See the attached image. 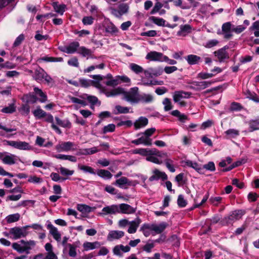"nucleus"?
I'll return each mask as SVG.
<instances>
[{
    "label": "nucleus",
    "mask_w": 259,
    "mask_h": 259,
    "mask_svg": "<svg viewBox=\"0 0 259 259\" xmlns=\"http://www.w3.org/2000/svg\"><path fill=\"white\" fill-rule=\"evenodd\" d=\"M245 213L243 209H237L230 212L228 216L224 217L221 221L223 225H227L233 224L235 221L240 219Z\"/></svg>",
    "instance_id": "20e7f679"
},
{
    "label": "nucleus",
    "mask_w": 259,
    "mask_h": 259,
    "mask_svg": "<svg viewBox=\"0 0 259 259\" xmlns=\"http://www.w3.org/2000/svg\"><path fill=\"white\" fill-rule=\"evenodd\" d=\"M16 107L15 105V104L12 103L11 104H9L8 106H6L4 108H3L1 111L3 113H6V114H11L15 112L16 111Z\"/></svg>",
    "instance_id": "c03bdc74"
},
{
    "label": "nucleus",
    "mask_w": 259,
    "mask_h": 259,
    "mask_svg": "<svg viewBox=\"0 0 259 259\" xmlns=\"http://www.w3.org/2000/svg\"><path fill=\"white\" fill-rule=\"evenodd\" d=\"M53 6L55 11L61 15L63 14L66 7L65 5H59L57 2L53 3Z\"/></svg>",
    "instance_id": "c9c22d12"
},
{
    "label": "nucleus",
    "mask_w": 259,
    "mask_h": 259,
    "mask_svg": "<svg viewBox=\"0 0 259 259\" xmlns=\"http://www.w3.org/2000/svg\"><path fill=\"white\" fill-rule=\"evenodd\" d=\"M77 53L81 55L84 57L88 58L91 56L92 51L84 47H81L78 48Z\"/></svg>",
    "instance_id": "4c0bfd02"
},
{
    "label": "nucleus",
    "mask_w": 259,
    "mask_h": 259,
    "mask_svg": "<svg viewBox=\"0 0 259 259\" xmlns=\"http://www.w3.org/2000/svg\"><path fill=\"white\" fill-rule=\"evenodd\" d=\"M156 129L154 127L147 129L144 133L139 134L137 136H139L141 135L145 136L148 139H150V137L155 133Z\"/></svg>",
    "instance_id": "052dcab7"
},
{
    "label": "nucleus",
    "mask_w": 259,
    "mask_h": 259,
    "mask_svg": "<svg viewBox=\"0 0 259 259\" xmlns=\"http://www.w3.org/2000/svg\"><path fill=\"white\" fill-rule=\"evenodd\" d=\"M97 174L98 176L104 179H110L112 177V175L110 172L105 169L98 170Z\"/></svg>",
    "instance_id": "e433bc0d"
},
{
    "label": "nucleus",
    "mask_w": 259,
    "mask_h": 259,
    "mask_svg": "<svg viewBox=\"0 0 259 259\" xmlns=\"http://www.w3.org/2000/svg\"><path fill=\"white\" fill-rule=\"evenodd\" d=\"M20 218L19 213H15L8 215L6 218V220L8 223H12L18 221Z\"/></svg>",
    "instance_id": "8fccbe9b"
},
{
    "label": "nucleus",
    "mask_w": 259,
    "mask_h": 259,
    "mask_svg": "<svg viewBox=\"0 0 259 259\" xmlns=\"http://www.w3.org/2000/svg\"><path fill=\"white\" fill-rule=\"evenodd\" d=\"M34 91L35 94L39 97V101L40 102L44 103L47 100V96L46 94H45L41 90L35 87L34 88Z\"/></svg>",
    "instance_id": "473e14b6"
},
{
    "label": "nucleus",
    "mask_w": 259,
    "mask_h": 259,
    "mask_svg": "<svg viewBox=\"0 0 259 259\" xmlns=\"http://www.w3.org/2000/svg\"><path fill=\"white\" fill-rule=\"evenodd\" d=\"M156 151L155 150H150L149 149L140 148L135 149L134 150L133 153L135 154H139L142 156H147L148 152L149 153H153L152 152Z\"/></svg>",
    "instance_id": "a19ab883"
},
{
    "label": "nucleus",
    "mask_w": 259,
    "mask_h": 259,
    "mask_svg": "<svg viewBox=\"0 0 259 259\" xmlns=\"http://www.w3.org/2000/svg\"><path fill=\"white\" fill-rule=\"evenodd\" d=\"M32 76L34 79L39 83L50 85L53 84L54 82L53 79L41 68L35 69Z\"/></svg>",
    "instance_id": "f03ea898"
},
{
    "label": "nucleus",
    "mask_w": 259,
    "mask_h": 259,
    "mask_svg": "<svg viewBox=\"0 0 259 259\" xmlns=\"http://www.w3.org/2000/svg\"><path fill=\"white\" fill-rule=\"evenodd\" d=\"M100 246V243L98 241L94 242H85L83 244V247L86 251L99 248Z\"/></svg>",
    "instance_id": "7c9ffc66"
},
{
    "label": "nucleus",
    "mask_w": 259,
    "mask_h": 259,
    "mask_svg": "<svg viewBox=\"0 0 259 259\" xmlns=\"http://www.w3.org/2000/svg\"><path fill=\"white\" fill-rule=\"evenodd\" d=\"M140 231L143 235L147 237L150 235L152 232H154V224L145 223L140 228Z\"/></svg>",
    "instance_id": "aec40b11"
},
{
    "label": "nucleus",
    "mask_w": 259,
    "mask_h": 259,
    "mask_svg": "<svg viewBox=\"0 0 259 259\" xmlns=\"http://www.w3.org/2000/svg\"><path fill=\"white\" fill-rule=\"evenodd\" d=\"M152 76H158L161 75L163 72V68L160 67L157 68H151Z\"/></svg>",
    "instance_id": "680f3d73"
},
{
    "label": "nucleus",
    "mask_w": 259,
    "mask_h": 259,
    "mask_svg": "<svg viewBox=\"0 0 259 259\" xmlns=\"http://www.w3.org/2000/svg\"><path fill=\"white\" fill-rule=\"evenodd\" d=\"M148 123V119L145 117L141 116L135 121L134 125L136 130H138L145 127Z\"/></svg>",
    "instance_id": "a878e982"
},
{
    "label": "nucleus",
    "mask_w": 259,
    "mask_h": 259,
    "mask_svg": "<svg viewBox=\"0 0 259 259\" xmlns=\"http://www.w3.org/2000/svg\"><path fill=\"white\" fill-rule=\"evenodd\" d=\"M118 213V205L113 204L104 207L100 214L101 215H112Z\"/></svg>",
    "instance_id": "4468645a"
},
{
    "label": "nucleus",
    "mask_w": 259,
    "mask_h": 259,
    "mask_svg": "<svg viewBox=\"0 0 259 259\" xmlns=\"http://www.w3.org/2000/svg\"><path fill=\"white\" fill-rule=\"evenodd\" d=\"M77 209L82 214V217H86L87 214L91 212L93 209L91 207L86 204H79L77 205Z\"/></svg>",
    "instance_id": "cd10ccee"
},
{
    "label": "nucleus",
    "mask_w": 259,
    "mask_h": 259,
    "mask_svg": "<svg viewBox=\"0 0 259 259\" xmlns=\"http://www.w3.org/2000/svg\"><path fill=\"white\" fill-rule=\"evenodd\" d=\"M45 248L47 251L46 254H44L43 259H58L57 255L53 251V246L50 243H47L45 246Z\"/></svg>",
    "instance_id": "6ab92c4d"
},
{
    "label": "nucleus",
    "mask_w": 259,
    "mask_h": 259,
    "mask_svg": "<svg viewBox=\"0 0 259 259\" xmlns=\"http://www.w3.org/2000/svg\"><path fill=\"white\" fill-rule=\"evenodd\" d=\"M151 150H155L156 151L153 152V153H148L146 157V160L148 161L160 164L162 163V160L160 158L167 157V154L165 153L160 152L155 148L151 149Z\"/></svg>",
    "instance_id": "39448f33"
},
{
    "label": "nucleus",
    "mask_w": 259,
    "mask_h": 259,
    "mask_svg": "<svg viewBox=\"0 0 259 259\" xmlns=\"http://www.w3.org/2000/svg\"><path fill=\"white\" fill-rule=\"evenodd\" d=\"M105 83L108 86L113 87L119 84V80L118 78H117V76H115V78L106 81Z\"/></svg>",
    "instance_id": "774afa93"
},
{
    "label": "nucleus",
    "mask_w": 259,
    "mask_h": 259,
    "mask_svg": "<svg viewBox=\"0 0 259 259\" xmlns=\"http://www.w3.org/2000/svg\"><path fill=\"white\" fill-rule=\"evenodd\" d=\"M138 88L137 87L133 88L131 89V91L125 92L124 91V99L131 103H138L139 96L138 94Z\"/></svg>",
    "instance_id": "1a4fd4ad"
},
{
    "label": "nucleus",
    "mask_w": 259,
    "mask_h": 259,
    "mask_svg": "<svg viewBox=\"0 0 259 259\" xmlns=\"http://www.w3.org/2000/svg\"><path fill=\"white\" fill-rule=\"evenodd\" d=\"M79 44L77 41H73L69 44L68 46L64 47L63 51L67 54H73L75 52H77L78 48H79Z\"/></svg>",
    "instance_id": "a211bd4d"
},
{
    "label": "nucleus",
    "mask_w": 259,
    "mask_h": 259,
    "mask_svg": "<svg viewBox=\"0 0 259 259\" xmlns=\"http://www.w3.org/2000/svg\"><path fill=\"white\" fill-rule=\"evenodd\" d=\"M0 159L4 164L8 165L15 164L19 160L16 155L6 152H0Z\"/></svg>",
    "instance_id": "423d86ee"
},
{
    "label": "nucleus",
    "mask_w": 259,
    "mask_h": 259,
    "mask_svg": "<svg viewBox=\"0 0 259 259\" xmlns=\"http://www.w3.org/2000/svg\"><path fill=\"white\" fill-rule=\"evenodd\" d=\"M115 184L120 188H122L125 185H131V182L126 177H122L117 179Z\"/></svg>",
    "instance_id": "58836bf2"
},
{
    "label": "nucleus",
    "mask_w": 259,
    "mask_h": 259,
    "mask_svg": "<svg viewBox=\"0 0 259 259\" xmlns=\"http://www.w3.org/2000/svg\"><path fill=\"white\" fill-rule=\"evenodd\" d=\"M164 162L166 167L170 172H174L175 171V168L172 165L173 161L171 159L165 158L164 160Z\"/></svg>",
    "instance_id": "13d9d810"
},
{
    "label": "nucleus",
    "mask_w": 259,
    "mask_h": 259,
    "mask_svg": "<svg viewBox=\"0 0 259 259\" xmlns=\"http://www.w3.org/2000/svg\"><path fill=\"white\" fill-rule=\"evenodd\" d=\"M159 179H161L162 180H165L167 179V176L164 172L159 171L157 169H154L153 171L152 176L149 178V180L150 181H153L159 180Z\"/></svg>",
    "instance_id": "412c9836"
},
{
    "label": "nucleus",
    "mask_w": 259,
    "mask_h": 259,
    "mask_svg": "<svg viewBox=\"0 0 259 259\" xmlns=\"http://www.w3.org/2000/svg\"><path fill=\"white\" fill-rule=\"evenodd\" d=\"M155 246L154 241H149L143 247L144 251L149 253L151 252L152 249Z\"/></svg>",
    "instance_id": "bf43d9fd"
},
{
    "label": "nucleus",
    "mask_w": 259,
    "mask_h": 259,
    "mask_svg": "<svg viewBox=\"0 0 259 259\" xmlns=\"http://www.w3.org/2000/svg\"><path fill=\"white\" fill-rule=\"evenodd\" d=\"M143 136L139 138L141 144H144L146 146H151L152 145L151 139H148L145 136Z\"/></svg>",
    "instance_id": "69168bd1"
},
{
    "label": "nucleus",
    "mask_w": 259,
    "mask_h": 259,
    "mask_svg": "<svg viewBox=\"0 0 259 259\" xmlns=\"http://www.w3.org/2000/svg\"><path fill=\"white\" fill-rule=\"evenodd\" d=\"M225 134L226 139L235 138L239 135V131L235 129L230 128L226 131Z\"/></svg>",
    "instance_id": "f704fd0d"
},
{
    "label": "nucleus",
    "mask_w": 259,
    "mask_h": 259,
    "mask_svg": "<svg viewBox=\"0 0 259 259\" xmlns=\"http://www.w3.org/2000/svg\"><path fill=\"white\" fill-rule=\"evenodd\" d=\"M249 131L253 132L259 130V119L252 120L249 122Z\"/></svg>",
    "instance_id": "49530a36"
},
{
    "label": "nucleus",
    "mask_w": 259,
    "mask_h": 259,
    "mask_svg": "<svg viewBox=\"0 0 259 259\" xmlns=\"http://www.w3.org/2000/svg\"><path fill=\"white\" fill-rule=\"evenodd\" d=\"M59 169L60 174L62 176L66 177L72 176L74 172L73 170H69L62 166L60 167Z\"/></svg>",
    "instance_id": "864d4df0"
},
{
    "label": "nucleus",
    "mask_w": 259,
    "mask_h": 259,
    "mask_svg": "<svg viewBox=\"0 0 259 259\" xmlns=\"http://www.w3.org/2000/svg\"><path fill=\"white\" fill-rule=\"evenodd\" d=\"M124 233L122 231L113 230L109 232L107 236V240L112 241L114 240L119 239L122 237Z\"/></svg>",
    "instance_id": "4be33fe9"
},
{
    "label": "nucleus",
    "mask_w": 259,
    "mask_h": 259,
    "mask_svg": "<svg viewBox=\"0 0 259 259\" xmlns=\"http://www.w3.org/2000/svg\"><path fill=\"white\" fill-rule=\"evenodd\" d=\"M191 30L190 25L186 24L180 26V30L178 32V35L180 36H185L187 34L190 33Z\"/></svg>",
    "instance_id": "72a5a7b5"
},
{
    "label": "nucleus",
    "mask_w": 259,
    "mask_h": 259,
    "mask_svg": "<svg viewBox=\"0 0 259 259\" xmlns=\"http://www.w3.org/2000/svg\"><path fill=\"white\" fill-rule=\"evenodd\" d=\"M28 226L23 227H15L10 228V233L12 235V239L17 240L22 237H25L27 235V229Z\"/></svg>",
    "instance_id": "0eeeda50"
},
{
    "label": "nucleus",
    "mask_w": 259,
    "mask_h": 259,
    "mask_svg": "<svg viewBox=\"0 0 259 259\" xmlns=\"http://www.w3.org/2000/svg\"><path fill=\"white\" fill-rule=\"evenodd\" d=\"M185 59L189 65L198 64L201 60V58L195 55H189L185 57Z\"/></svg>",
    "instance_id": "bb28decb"
},
{
    "label": "nucleus",
    "mask_w": 259,
    "mask_h": 259,
    "mask_svg": "<svg viewBox=\"0 0 259 259\" xmlns=\"http://www.w3.org/2000/svg\"><path fill=\"white\" fill-rule=\"evenodd\" d=\"M57 151L63 152L68 151H74L76 149L75 144L71 142H62L56 146Z\"/></svg>",
    "instance_id": "9d476101"
},
{
    "label": "nucleus",
    "mask_w": 259,
    "mask_h": 259,
    "mask_svg": "<svg viewBox=\"0 0 259 259\" xmlns=\"http://www.w3.org/2000/svg\"><path fill=\"white\" fill-rule=\"evenodd\" d=\"M141 223V220L139 218H137L135 220L129 223V228L127 232L130 234H134L136 232L138 227Z\"/></svg>",
    "instance_id": "b1692460"
},
{
    "label": "nucleus",
    "mask_w": 259,
    "mask_h": 259,
    "mask_svg": "<svg viewBox=\"0 0 259 259\" xmlns=\"http://www.w3.org/2000/svg\"><path fill=\"white\" fill-rule=\"evenodd\" d=\"M186 164L188 166L194 168L200 174H204L203 168H202V166L199 165L197 162H193L191 160H187L186 161Z\"/></svg>",
    "instance_id": "c85d7f7f"
},
{
    "label": "nucleus",
    "mask_w": 259,
    "mask_h": 259,
    "mask_svg": "<svg viewBox=\"0 0 259 259\" xmlns=\"http://www.w3.org/2000/svg\"><path fill=\"white\" fill-rule=\"evenodd\" d=\"M129 67L132 71L138 74L144 71L143 67L135 63H131L129 65Z\"/></svg>",
    "instance_id": "79ce46f5"
},
{
    "label": "nucleus",
    "mask_w": 259,
    "mask_h": 259,
    "mask_svg": "<svg viewBox=\"0 0 259 259\" xmlns=\"http://www.w3.org/2000/svg\"><path fill=\"white\" fill-rule=\"evenodd\" d=\"M100 91L105 94L107 97H115L124 93V89L120 87H118L108 91L102 86V89H99Z\"/></svg>",
    "instance_id": "f8f14e48"
},
{
    "label": "nucleus",
    "mask_w": 259,
    "mask_h": 259,
    "mask_svg": "<svg viewBox=\"0 0 259 259\" xmlns=\"http://www.w3.org/2000/svg\"><path fill=\"white\" fill-rule=\"evenodd\" d=\"M153 96L149 94H143L139 96L138 102H141L144 103H150L153 102Z\"/></svg>",
    "instance_id": "c756f323"
},
{
    "label": "nucleus",
    "mask_w": 259,
    "mask_h": 259,
    "mask_svg": "<svg viewBox=\"0 0 259 259\" xmlns=\"http://www.w3.org/2000/svg\"><path fill=\"white\" fill-rule=\"evenodd\" d=\"M191 95L190 92L183 91H176L173 94V100L175 102H178L183 98H189Z\"/></svg>",
    "instance_id": "f3484780"
},
{
    "label": "nucleus",
    "mask_w": 259,
    "mask_h": 259,
    "mask_svg": "<svg viewBox=\"0 0 259 259\" xmlns=\"http://www.w3.org/2000/svg\"><path fill=\"white\" fill-rule=\"evenodd\" d=\"M47 228L53 238L58 242L60 241L61 240V234L59 232L57 228L54 227L51 223L48 224Z\"/></svg>",
    "instance_id": "5701e85b"
},
{
    "label": "nucleus",
    "mask_w": 259,
    "mask_h": 259,
    "mask_svg": "<svg viewBox=\"0 0 259 259\" xmlns=\"http://www.w3.org/2000/svg\"><path fill=\"white\" fill-rule=\"evenodd\" d=\"M249 30H254V36L256 37H259V20L253 23L252 25L249 27Z\"/></svg>",
    "instance_id": "09e8293b"
},
{
    "label": "nucleus",
    "mask_w": 259,
    "mask_h": 259,
    "mask_svg": "<svg viewBox=\"0 0 259 259\" xmlns=\"http://www.w3.org/2000/svg\"><path fill=\"white\" fill-rule=\"evenodd\" d=\"M162 104L164 105V109L165 111H169L172 108V103L168 98H165L162 102Z\"/></svg>",
    "instance_id": "6e6d98bb"
},
{
    "label": "nucleus",
    "mask_w": 259,
    "mask_h": 259,
    "mask_svg": "<svg viewBox=\"0 0 259 259\" xmlns=\"http://www.w3.org/2000/svg\"><path fill=\"white\" fill-rule=\"evenodd\" d=\"M118 213L132 214L135 213L136 210V208L125 203L118 205Z\"/></svg>",
    "instance_id": "2eb2a0df"
},
{
    "label": "nucleus",
    "mask_w": 259,
    "mask_h": 259,
    "mask_svg": "<svg viewBox=\"0 0 259 259\" xmlns=\"http://www.w3.org/2000/svg\"><path fill=\"white\" fill-rule=\"evenodd\" d=\"M202 168H203V170L206 169L210 171H213L215 169V165L213 162L209 161L208 163L205 164L202 166Z\"/></svg>",
    "instance_id": "e2e57ef3"
},
{
    "label": "nucleus",
    "mask_w": 259,
    "mask_h": 259,
    "mask_svg": "<svg viewBox=\"0 0 259 259\" xmlns=\"http://www.w3.org/2000/svg\"><path fill=\"white\" fill-rule=\"evenodd\" d=\"M168 226V224L165 222H162L159 224H154V232L156 234H160Z\"/></svg>",
    "instance_id": "2f4dec72"
},
{
    "label": "nucleus",
    "mask_w": 259,
    "mask_h": 259,
    "mask_svg": "<svg viewBox=\"0 0 259 259\" xmlns=\"http://www.w3.org/2000/svg\"><path fill=\"white\" fill-rule=\"evenodd\" d=\"M68 98L72 103L79 104L83 107L87 105L86 101L83 99L81 98V99L70 96H68Z\"/></svg>",
    "instance_id": "de8ad7c7"
},
{
    "label": "nucleus",
    "mask_w": 259,
    "mask_h": 259,
    "mask_svg": "<svg viewBox=\"0 0 259 259\" xmlns=\"http://www.w3.org/2000/svg\"><path fill=\"white\" fill-rule=\"evenodd\" d=\"M28 182L34 184H40L42 182V179L36 176H30L28 179Z\"/></svg>",
    "instance_id": "338daca9"
},
{
    "label": "nucleus",
    "mask_w": 259,
    "mask_h": 259,
    "mask_svg": "<svg viewBox=\"0 0 259 259\" xmlns=\"http://www.w3.org/2000/svg\"><path fill=\"white\" fill-rule=\"evenodd\" d=\"M80 98L83 99H87L89 102L93 104V105L96 104L98 101V98L94 96H90L87 94H84L80 96Z\"/></svg>",
    "instance_id": "3c124183"
},
{
    "label": "nucleus",
    "mask_w": 259,
    "mask_h": 259,
    "mask_svg": "<svg viewBox=\"0 0 259 259\" xmlns=\"http://www.w3.org/2000/svg\"><path fill=\"white\" fill-rule=\"evenodd\" d=\"M131 248L129 246H124L120 244L116 245L113 248V252L114 255L122 256L123 252H128L130 251Z\"/></svg>",
    "instance_id": "dca6fc26"
},
{
    "label": "nucleus",
    "mask_w": 259,
    "mask_h": 259,
    "mask_svg": "<svg viewBox=\"0 0 259 259\" xmlns=\"http://www.w3.org/2000/svg\"><path fill=\"white\" fill-rule=\"evenodd\" d=\"M164 57L162 53L151 51L147 54L146 59L151 61L163 62Z\"/></svg>",
    "instance_id": "ddd939ff"
},
{
    "label": "nucleus",
    "mask_w": 259,
    "mask_h": 259,
    "mask_svg": "<svg viewBox=\"0 0 259 259\" xmlns=\"http://www.w3.org/2000/svg\"><path fill=\"white\" fill-rule=\"evenodd\" d=\"M212 83L213 82L211 81H193L189 83L192 84L191 89L195 90H202L209 87Z\"/></svg>",
    "instance_id": "9b49d317"
},
{
    "label": "nucleus",
    "mask_w": 259,
    "mask_h": 259,
    "mask_svg": "<svg viewBox=\"0 0 259 259\" xmlns=\"http://www.w3.org/2000/svg\"><path fill=\"white\" fill-rule=\"evenodd\" d=\"M149 20L158 26H165V21L162 18L151 16L149 18Z\"/></svg>",
    "instance_id": "37998d69"
},
{
    "label": "nucleus",
    "mask_w": 259,
    "mask_h": 259,
    "mask_svg": "<svg viewBox=\"0 0 259 259\" xmlns=\"http://www.w3.org/2000/svg\"><path fill=\"white\" fill-rule=\"evenodd\" d=\"M214 54L220 62H224L225 59L229 58V55L224 48H222L215 51Z\"/></svg>",
    "instance_id": "393cba45"
},
{
    "label": "nucleus",
    "mask_w": 259,
    "mask_h": 259,
    "mask_svg": "<svg viewBox=\"0 0 259 259\" xmlns=\"http://www.w3.org/2000/svg\"><path fill=\"white\" fill-rule=\"evenodd\" d=\"M6 144L21 150H31L32 147L27 142L20 141H6Z\"/></svg>",
    "instance_id": "6e6552de"
},
{
    "label": "nucleus",
    "mask_w": 259,
    "mask_h": 259,
    "mask_svg": "<svg viewBox=\"0 0 259 259\" xmlns=\"http://www.w3.org/2000/svg\"><path fill=\"white\" fill-rule=\"evenodd\" d=\"M35 242L33 240L26 241L24 240H21L19 242L13 243L12 247L14 250L20 253L26 252L27 254H28L30 252V250L35 246Z\"/></svg>",
    "instance_id": "f257e3e1"
},
{
    "label": "nucleus",
    "mask_w": 259,
    "mask_h": 259,
    "mask_svg": "<svg viewBox=\"0 0 259 259\" xmlns=\"http://www.w3.org/2000/svg\"><path fill=\"white\" fill-rule=\"evenodd\" d=\"M117 78H118L119 84L123 83H126L127 85L131 84V79L125 75H118Z\"/></svg>",
    "instance_id": "4d7b16f0"
},
{
    "label": "nucleus",
    "mask_w": 259,
    "mask_h": 259,
    "mask_svg": "<svg viewBox=\"0 0 259 259\" xmlns=\"http://www.w3.org/2000/svg\"><path fill=\"white\" fill-rule=\"evenodd\" d=\"M50 177L54 182H63L67 179V178L61 177L56 172L51 173Z\"/></svg>",
    "instance_id": "603ef678"
},
{
    "label": "nucleus",
    "mask_w": 259,
    "mask_h": 259,
    "mask_svg": "<svg viewBox=\"0 0 259 259\" xmlns=\"http://www.w3.org/2000/svg\"><path fill=\"white\" fill-rule=\"evenodd\" d=\"M34 116L38 119L44 117L47 115V113L42 110L40 107H37V108L33 111Z\"/></svg>",
    "instance_id": "a18cd8bd"
},
{
    "label": "nucleus",
    "mask_w": 259,
    "mask_h": 259,
    "mask_svg": "<svg viewBox=\"0 0 259 259\" xmlns=\"http://www.w3.org/2000/svg\"><path fill=\"white\" fill-rule=\"evenodd\" d=\"M91 77L94 79V80L80 79L79 80V85L84 88L92 85L98 89H102V85L100 81L103 79L104 77L101 75H93Z\"/></svg>",
    "instance_id": "7ed1b4c3"
},
{
    "label": "nucleus",
    "mask_w": 259,
    "mask_h": 259,
    "mask_svg": "<svg viewBox=\"0 0 259 259\" xmlns=\"http://www.w3.org/2000/svg\"><path fill=\"white\" fill-rule=\"evenodd\" d=\"M78 167L79 169H80L81 170H83L85 172H89L90 174L93 175H95L96 174L94 169L91 166L78 164Z\"/></svg>",
    "instance_id": "5fc2aeb1"
},
{
    "label": "nucleus",
    "mask_w": 259,
    "mask_h": 259,
    "mask_svg": "<svg viewBox=\"0 0 259 259\" xmlns=\"http://www.w3.org/2000/svg\"><path fill=\"white\" fill-rule=\"evenodd\" d=\"M106 32L111 34H114L118 32V28L112 23L107 24L105 27Z\"/></svg>",
    "instance_id": "ea45409f"
},
{
    "label": "nucleus",
    "mask_w": 259,
    "mask_h": 259,
    "mask_svg": "<svg viewBox=\"0 0 259 259\" xmlns=\"http://www.w3.org/2000/svg\"><path fill=\"white\" fill-rule=\"evenodd\" d=\"M223 198L221 197H211L209 201L214 206H218L220 203H221Z\"/></svg>",
    "instance_id": "0e129e2a"
}]
</instances>
